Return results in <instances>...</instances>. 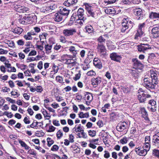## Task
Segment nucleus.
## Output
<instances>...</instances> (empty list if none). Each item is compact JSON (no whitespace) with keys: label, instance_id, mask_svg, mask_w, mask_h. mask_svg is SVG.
Instances as JSON below:
<instances>
[{"label":"nucleus","instance_id":"nucleus-1","mask_svg":"<svg viewBox=\"0 0 159 159\" xmlns=\"http://www.w3.org/2000/svg\"><path fill=\"white\" fill-rule=\"evenodd\" d=\"M150 74L151 82H150L149 79L147 78H145L143 79L144 86L149 90L157 88L158 83L157 75L156 72L151 70Z\"/></svg>","mask_w":159,"mask_h":159},{"label":"nucleus","instance_id":"nucleus-2","mask_svg":"<svg viewBox=\"0 0 159 159\" xmlns=\"http://www.w3.org/2000/svg\"><path fill=\"white\" fill-rule=\"evenodd\" d=\"M138 99L140 102H143L146 100L147 98H149L151 97V95L149 94H146L143 93V89H139L138 90Z\"/></svg>","mask_w":159,"mask_h":159},{"label":"nucleus","instance_id":"nucleus-3","mask_svg":"<svg viewBox=\"0 0 159 159\" xmlns=\"http://www.w3.org/2000/svg\"><path fill=\"white\" fill-rule=\"evenodd\" d=\"M98 52L100 53V56L103 57L106 55V49L103 44L98 43L97 46Z\"/></svg>","mask_w":159,"mask_h":159},{"label":"nucleus","instance_id":"nucleus-4","mask_svg":"<svg viewBox=\"0 0 159 159\" xmlns=\"http://www.w3.org/2000/svg\"><path fill=\"white\" fill-rule=\"evenodd\" d=\"M110 57L111 60L117 62H120L122 58L120 55L116 52H113L111 53L110 54Z\"/></svg>","mask_w":159,"mask_h":159},{"label":"nucleus","instance_id":"nucleus-5","mask_svg":"<svg viewBox=\"0 0 159 159\" xmlns=\"http://www.w3.org/2000/svg\"><path fill=\"white\" fill-rule=\"evenodd\" d=\"M128 124L125 122H121L118 124L116 127L117 130L120 132L123 131L124 129H127Z\"/></svg>","mask_w":159,"mask_h":159},{"label":"nucleus","instance_id":"nucleus-6","mask_svg":"<svg viewBox=\"0 0 159 159\" xmlns=\"http://www.w3.org/2000/svg\"><path fill=\"white\" fill-rule=\"evenodd\" d=\"M76 32V30L75 29H66L63 30V34L65 36L68 37L73 35L74 33Z\"/></svg>","mask_w":159,"mask_h":159},{"label":"nucleus","instance_id":"nucleus-7","mask_svg":"<svg viewBox=\"0 0 159 159\" xmlns=\"http://www.w3.org/2000/svg\"><path fill=\"white\" fill-rule=\"evenodd\" d=\"M150 48L151 47L148 44H141L140 45L138 46V51L143 52L145 51Z\"/></svg>","mask_w":159,"mask_h":159},{"label":"nucleus","instance_id":"nucleus-8","mask_svg":"<svg viewBox=\"0 0 159 159\" xmlns=\"http://www.w3.org/2000/svg\"><path fill=\"white\" fill-rule=\"evenodd\" d=\"M152 34L153 38H156L159 37V25L154 27L152 30Z\"/></svg>","mask_w":159,"mask_h":159},{"label":"nucleus","instance_id":"nucleus-9","mask_svg":"<svg viewBox=\"0 0 159 159\" xmlns=\"http://www.w3.org/2000/svg\"><path fill=\"white\" fill-rule=\"evenodd\" d=\"M139 113L142 114V116L146 120H148V114L145 108L144 107H141L139 108Z\"/></svg>","mask_w":159,"mask_h":159},{"label":"nucleus","instance_id":"nucleus-10","mask_svg":"<svg viewBox=\"0 0 159 159\" xmlns=\"http://www.w3.org/2000/svg\"><path fill=\"white\" fill-rule=\"evenodd\" d=\"M134 66L136 69H141L143 67V65L136 58L132 59Z\"/></svg>","mask_w":159,"mask_h":159},{"label":"nucleus","instance_id":"nucleus-11","mask_svg":"<svg viewBox=\"0 0 159 159\" xmlns=\"http://www.w3.org/2000/svg\"><path fill=\"white\" fill-rule=\"evenodd\" d=\"M84 11L83 8H80L78 10L76 13H75V14L73 13V16H72L71 19H72L73 16L74 18V16H75L76 17L77 16L78 18H84L83 17L84 15Z\"/></svg>","mask_w":159,"mask_h":159},{"label":"nucleus","instance_id":"nucleus-12","mask_svg":"<svg viewBox=\"0 0 159 159\" xmlns=\"http://www.w3.org/2000/svg\"><path fill=\"white\" fill-rule=\"evenodd\" d=\"M16 11L20 13H29L30 9L29 8L20 6H17L16 7Z\"/></svg>","mask_w":159,"mask_h":159},{"label":"nucleus","instance_id":"nucleus-13","mask_svg":"<svg viewBox=\"0 0 159 159\" xmlns=\"http://www.w3.org/2000/svg\"><path fill=\"white\" fill-rule=\"evenodd\" d=\"M84 4L85 6V9L87 10L88 15L90 16L94 17L95 14L92 9V7L89 6L88 3H86Z\"/></svg>","mask_w":159,"mask_h":159},{"label":"nucleus","instance_id":"nucleus-14","mask_svg":"<svg viewBox=\"0 0 159 159\" xmlns=\"http://www.w3.org/2000/svg\"><path fill=\"white\" fill-rule=\"evenodd\" d=\"M133 14L135 16H138V19L140 18V17L142 16V11L141 9L135 8L133 10Z\"/></svg>","mask_w":159,"mask_h":159},{"label":"nucleus","instance_id":"nucleus-15","mask_svg":"<svg viewBox=\"0 0 159 159\" xmlns=\"http://www.w3.org/2000/svg\"><path fill=\"white\" fill-rule=\"evenodd\" d=\"M77 0H67L63 3V5L66 7H69L76 3Z\"/></svg>","mask_w":159,"mask_h":159},{"label":"nucleus","instance_id":"nucleus-16","mask_svg":"<svg viewBox=\"0 0 159 159\" xmlns=\"http://www.w3.org/2000/svg\"><path fill=\"white\" fill-rule=\"evenodd\" d=\"M128 20L125 19H124L123 20V22L122 23V28L121 29V31L124 32L126 29H127L129 26L127 24Z\"/></svg>","mask_w":159,"mask_h":159},{"label":"nucleus","instance_id":"nucleus-17","mask_svg":"<svg viewBox=\"0 0 159 159\" xmlns=\"http://www.w3.org/2000/svg\"><path fill=\"white\" fill-rule=\"evenodd\" d=\"M59 12L63 16H66L69 14L70 10L66 8H61L60 9Z\"/></svg>","mask_w":159,"mask_h":159},{"label":"nucleus","instance_id":"nucleus-18","mask_svg":"<svg viewBox=\"0 0 159 159\" xmlns=\"http://www.w3.org/2000/svg\"><path fill=\"white\" fill-rule=\"evenodd\" d=\"M63 16L59 12L55 13L54 17V20L57 22H60L63 19Z\"/></svg>","mask_w":159,"mask_h":159},{"label":"nucleus","instance_id":"nucleus-19","mask_svg":"<svg viewBox=\"0 0 159 159\" xmlns=\"http://www.w3.org/2000/svg\"><path fill=\"white\" fill-rule=\"evenodd\" d=\"M91 82L93 85H98L101 82V78L99 77L96 78H93L91 79Z\"/></svg>","mask_w":159,"mask_h":159},{"label":"nucleus","instance_id":"nucleus-20","mask_svg":"<svg viewBox=\"0 0 159 159\" xmlns=\"http://www.w3.org/2000/svg\"><path fill=\"white\" fill-rule=\"evenodd\" d=\"M105 13L107 14H114L116 11L114 8L112 7L105 8L104 10Z\"/></svg>","mask_w":159,"mask_h":159},{"label":"nucleus","instance_id":"nucleus-21","mask_svg":"<svg viewBox=\"0 0 159 159\" xmlns=\"http://www.w3.org/2000/svg\"><path fill=\"white\" fill-rule=\"evenodd\" d=\"M23 30L22 29L18 27H17L13 29L12 30V31L15 34H20L21 33Z\"/></svg>","mask_w":159,"mask_h":159},{"label":"nucleus","instance_id":"nucleus-22","mask_svg":"<svg viewBox=\"0 0 159 159\" xmlns=\"http://www.w3.org/2000/svg\"><path fill=\"white\" fill-rule=\"evenodd\" d=\"M144 34V32L142 30L140 29H138L137 32L136 34L135 39H138L139 37H141Z\"/></svg>","mask_w":159,"mask_h":159},{"label":"nucleus","instance_id":"nucleus-23","mask_svg":"<svg viewBox=\"0 0 159 159\" xmlns=\"http://www.w3.org/2000/svg\"><path fill=\"white\" fill-rule=\"evenodd\" d=\"M86 32L89 34H92L93 32V29L92 26L91 25H88L86 26L84 28Z\"/></svg>","mask_w":159,"mask_h":159},{"label":"nucleus","instance_id":"nucleus-24","mask_svg":"<svg viewBox=\"0 0 159 159\" xmlns=\"http://www.w3.org/2000/svg\"><path fill=\"white\" fill-rule=\"evenodd\" d=\"M69 50L72 52L74 56H75L78 52V50L77 48L73 46H71L69 47Z\"/></svg>","mask_w":159,"mask_h":159},{"label":"nucleus","instance_id":"nucleus-25","mask_svg":"<svg viewBox=\"0 0 159 159\" xmlns=\"http://www.w3.org/2000/svg\"><path fill=\"white\" fill-rule=\"evenodd\" d=\"M85 98L90 102H91L93 99L92 94L89 92H86L85 94Z\"/></svg>","mask_w":159,"mask_h":159},{"label":"nucleus","instance_id":"nucleus-26","mask_svg":"<svg viewBox=\"0 0 159 159\" xmlns=\"http://www.w3.org/2000/svg\"><path fill=\"white\" fill-rule=\"evenodd\" d=\"M19 143L20 144L21 146L24 148L26 150H29L30 148L24 142L19 140L18 141Z\"/></svg>","mask_w":159,"mask_h":159},{"label":"nucleus","instance_id":"nucleus-27","mask_svg":"<svg viewBox=\"0 0 159 159\" xmlns=\"http://www.w3.org/2000/svg\"><path fill=\"white\" fill-rule=\"evenodd\" d=\"M65 63L68 65L71 64L72 66L75 65L76 64V61L72 59H66Z\"/></svg>","mask_w":159,"mask_h":159},{"label":"nucleus","instance_id":"nucleus-28","mask_svg":"<svg viewBox=\"0 0 159 159\" xmlns=\"http://www.w3.org/2000/svg\"><path fill=\"white\" fill-rule=\"evenodd\" d=\"M44 8L46 11L50 12H51L52 10L55 9V7L54 5H50L44 7Z\"/></svg>","mask_w":159,"mask_h":159},{"label":"nucleus","instance_id":"nucleus-29","mask_svg":"<svg viewBox=\"0 0 159 159\" xmlns=\"http://www.w3.org/2000/svg\"><path fill=\"white\" fill-rule=\"evenodd\" d=\"M86 18H78L77 20V22L80 25H83V23L86 22Z\"/></svg>","mask_w":159,"mask_h":159},{"label":"nucleus","instance_id":"nucleus-30","mask_svg":"<svg viewBox=\"0 0 159 159\" xmlns=\"http://www.w3.org/2000/svg\"><path fill=\"white\" fill-rule=\"evenodd\" d=\"M79 117L81 118H88L89 117V112H87L85 113H84L83 112H80L79 114Z\"/></svg>","mask_w":159,"mask_h":159},{"label":"nucleus","instance_id":"nucleus-31","mask_svg":"<svg viewBox=\"0 0 159 159\" xmlns=\"http://www.w3.org/2000/svg\"><path fill=\"white\" fill-rule=\"evenodd\" d=\"M153 145L158 146L159 145V137H153Z\"/></svg>","mask_w":159,"mask_h":159},{"label":"nucleus","instance_id":"nucleus-32","mask_svg":"<svg viewBox=\"0 0 159 159\" xmlns=\"http://www.w3.org/2000/svg\"><path fill=\"white\" fill-rule=\"evenodd\" d=\"M75 129V131L76 132H82L84 130L81 127V125L80 124L78 125H76L74 128Z\"/></svg>","mask_w":159,"mask_h":159},{"label":"nucleus","instance_id":"nucleus-33","mask_svg":"<svg viewBox=\"0 0 159 159\" xmlns=\"http://www.w3.org/2000/svg\"><path fill=\"white\" fill-rule=\"evenodd\" d=\"M45 49L47 53H49L51 52V50L52 48V45L49 44H47L45 45Z\"/></svg>","mask_w":159,"mask_h":159},{"label":"nucleus","instance_id":"nucleus-34","mask_svg":"<svg viewBox=\"0 0 159 159\" xmlns=\"http://www.w3.org/2000/svg\"><path fill=\"white\" fill-rule=\"evenodd\" d=\"M149 17L152 19L157 18H159V13L152 12L151 13L149 16Z\"/></svg>","mask_w":159,"mask_h":159},{"label":"nucleus","instance_id":"nucleus-35","mask_svg":"<svg viewBox=\"0 0 159 159\" xmlns=\"http://www.w3.org/2000/svg\"><path fill=\"white\" fill-rule=\"evenodd\" d=\"M148 108L151 112H155L157 110V105H156V106H152L150 107L148 106Z\"/></svg>","mask_w":159,"mask_h":159},{"label":"nucleus","instance_id":"nucleus-36","mask_svg":"<svg viewBox=\"0 0 159 159\" xmlns=\"http://www.w3.org/2000/svg\"><path fill=\"white\" fill-rule=\"evenodd\" d=\"M94 66L97 68L101 69L102 67V63L100 61H98L94 62L93 63Z\"/></svg>","mask_w":159,"mask_h":159},{"label":"nucleus","instance_id":"nucleus-37","mask_svg":"<svg viewBox=\"0 0 159 159\" xmlns=\"http://www.w3.org/2000/svg\"><path fill=\"white\" fill-rule=\"evenodd\" d=\"M97 41L98 42V43H100L101 44H103L102 43H104L105 41V39L102 36H100L97 39Z\"/></svg>","mask_w":159,"mask_h":159},{"label":"nucleus","instance_id":"nucleus-38","mask_svg":"<svg viewBox=\"0 0 159 159\" xmlns=\"http://www.w3.org/2000/svg\"><path fill=\"white\" fill-rule=\"evenodd\" d=\"M47 140L48 142V145L49 147H50L54 143V141L51 139L50 138H47Z\"/></svg>","mask_w":159,"mask_h":159},{"label":"nucleus","instance_id":"nucleus-39","mask_svg":"<svg viewBox=\"0 0 159 159\" xmlns=\"http://www.w3.org/2000/svg\"><path fill=\"white\" fill-rule=\"evenodd\" d=\"M148 104L152 106H156L157 105L156 102L155 100L154 99H151L149 101Z\"/></svg>","mask_w":159,"mask_h":159},{"label":"nucleus","instance_id":"nucleus-40","mask_svg":"<svg viewBox=\"0 0 159 159\" xmlns=\"http://www.w3.org/2000/svg\"><path fill=\"white\" fill-rule=\"evenodd\" d=\"M38 123H39L36 120H34L32 123L31 124V125L33 126L32 128L35 129H37L38 127L37 126V125Z\"/></svg>","mask_w":159,"mask_h":159},{"label":"nucleus","instance_id":"nucleus-41","mask_svg":"<svg viewBox=\"0 0 159 159\" xmlns=\"http://www.w3.org/2000/svg\"><path fill=\"white\" fill-rule=\"evenodd\" d=\"M25 39L27 40H30L32 39V37L31 36V34L30 32H28L24 36Z\"/></svg>","mask_w":159,"mask_h":159},{"label":"nucleus","instance_id":"nucleus-42","mask_svg":"<svg viewBox=\"0 0 159 159\" xmlns=\"http://www.w3.org/2000/svg\"><path fill=\"white\" fill-rule=\"evenodd\" d=\"M143 147V148L145 149L147 151H148L150 148V144L149 143H145Z\"/></svg>","mask_w":159,"mask_h":159},{"label":"nucleus","instance_id":"nucleus-43","mask_svg":"<svg viewBox=\"0 0 159 159\" xmlns=\"http://www.w3.org/2000/svg\"><path fill=\"white\" fill-rule=\"evenodd\" d=\"M56 136L58 139H60L63 136V133L61 130L57 131L56 134Z\"/></svg>","mask_w":159,"mask_h":159},{"label":"nucleus","instance_id":"nucleus-44","mask_svg":"<svg viewBox=\"0 0 159 159\" xmlns=\"http://www.w3.org/2000/svg\"><path fill=\"white\" fill-rule=\"evenodd\" d=\"M152 154L158 157H159V150L154 149L153 150Z\"/></svg>","mask_w":159,"mask_h":159},{"label":"nucleus","instance_id":"nucleus-45","mask_svg":"<svg viewBox=\"0 0 159 159\" xmlns=\"http://www.w3.org/2000/svg\"><path fill=\"white\" fill-rule=\"evenodd\" d=\"M88 133L89 136L93 137L95 136L96 131L95 130L92 131L91 130H89L88 131Z\"/></svg>","mask_w":159,"mask_h":159},{"label":"nucleus","instance_id":"nucleus-46","mask_svg":"<svg viewBox=\"0 0 159 159\" xmlns=\"http://www.w3.org/2000/svg\"><path fill=\"white\" fill-rule=\"evenodd\" d=\"M141 151L139 156H145L147 154L148 152L145 149H141Z\"/></svg>","mask_w":159,"mask_h":159},{"label":"nucleus","instance_id":"nucleus-47","mask_svg":"<svg viewBox=\"0 0 159 159\" xmlns=\"http://www.w3.org/2000/svg\"><path fill=\"white\" fill-rule=\"evenodd\" d=\"M56 128L52 125H50L49 126V129L47 130L48 132H54Z\"/></svg>","mask_w":159,"mask_h":159},{"label":"nucleus","instance_id":"nucleus-48","mask_svg":"<svg viewBox=\"0 0 159 159\" xmlns=\"http://www.w3.org/2000/svg\"><path fill=\"white\" fill-rule=\"evenodd\" d=\"M95 75V72L92 70L88 71L87 73V75L89 76H94Z\"/></svg>","mask_w":159,"mask_h":159},{"label":"nucleus","instance_id":"nucleus-49","mask_svg":"<svg viewBox=\"0 0 159 159\" xmlns=\"http://www.w3.org/2000/svg\"><path fill=\"white\" fill-rule=\"evenodd\" d=\"M127 138L126 137L123 138L120 140V143L122 144H125L127 143Z\"/></svg>","mask_w":159,"mask_h":159},{"label":"nucleus","instance_id":"nucleus-50","mask_svg":"<svg viewBox=\"0 0 159 159\" xmlns=\"http://www.w3.org/2000/svg\"><path fill=\"white\" fill-rule=\"evenodd\" d=\"M56 81L57 82H59V83H61L63 81V79L62 77L59 76H57L56 77Z\"/></svg>","mask_w":159,"mask_h":159},{"label":"nucleus","instance_id":"nucleus-51","mask_svg":"<svg viewBox=\"0 0 159 159\" xmlns=\"http://www.w3.org/2000/svg\"><path fill=\"white\" fill-rule=\"evenodd\" d=\"M141 149L142 148L140 147H138V148H136L134 149V151L137 154L139 155Z\"/></svg>","mask_w":159,"mask_h":159},{"label":"nucleus","instance_id":"nucleus-52","mask_svg":"<svg viewBox=\"0 0 159 159\" xmlns=\"http://www.w3.org/2000/svg\"><path fill=\"white\" fill-rule=\"evenodd\" d=\"M105 154L104 155V157L105 158H108L110 157V154L109 152L107 151H104Z\"/></svg>","mask_w":159,"mask_h":159},{"label":"nucleus","instance_id":"nucleus-53","mask_svg":"<svg viewBox=\"0 0 159 159\" xmlns=\"http://www.w3.org/2000/svg\"><path fill=\"white\" fill-rule=\"evenodd\" d=\"M47 35V34L43 33L42 34L39 35L40 39L41 40L42 39H46V36Z\"/></svg>","mask_w":159,"mask_h":159},{"label":"nucleus","instance_id":"nucleus-54","mask_svg":"<svg viewBox=\"0 0 159 159\" xmlns=\"http://www.w3.org/2000/svg\"><path fill=\"white\" fill-rule=\"evenodd\" d=\"M7 43L8 44V46L10 47H12L14 45V43L12 41L7 40Z\"/></svg>","mask_w":159,"mask_h":159},{"label":"nucleus","instance_id":"nucleus-55","mask_svg":"<svg viewBox=\"0 0 159 159\" xmlns=\"http://www.w3.org/2000/svg\"><path fill=\"white\" fill-rule=\"evenodd\" d=\"M74 137L73 135L71 134L69 135V139L70 143H73L74 142Z\"/></svg>","mask_w":159,"mask_h":159},{"label":"nucleus","instance_id":"nucleus-56","mask_svg":"<svg viewBox=\"0 0 159 159\" xmlns=\"http://www.w3.org/2000/svg\"><path fill=\"white\" fill-rule=\"evenodd\" d=\"M75 148H76L73 149L72 151L74 153H80V149L78 147H75Z\"/></svg>","mask_w":159,"mask_h":159},{"label":"nucleus","instance_id":"nucleus-57","mask_svg":"<svg viewBox=\"0 0 159 159\" xmlns=\"http://www.w3.org/2000/svg\"><path fill=\"white\" fill-rule=\"evenodd\" d=\"M97 124L100 128L102 127L103 126V124L102 121L100 120H98L97 122Z\"/></svg>","mask_w":159,"mask_h":159},{"label":"nucleus","instance_id":"nucleus-58","mask_svg":"<svg viewBox=\"0 0 159 159\" xmlns=\"http://www.w3.org/2000/svg\"><path fill=\"white\" fill-rule=\"evenodd\" d=\"M24 123L25 124H29L30 123V118L27 117H25L24 120H23Z\"/></svg>","mask_w":159,"mask_h":159},{"label":"nucleus","instance_id":"nucleus-59","mask_svg":"<svg viewBox=\"0 0 159 159\" xmlns=\"http://www.w3.org/2000/svg\"><path fill=\"white\" fill-rule=\"evenodd\" d=\"M33 17L32 16H29L27 17L25 16L24 17V20H26V21H29L32 20Z\"/></svg>","mask_w":159,"mask_h":159},{"label":"nucleus","instance_id":"nucleus-60","mask_svg":"<svg viewBox=\"0 0 159 159\" xmlns=\"http://www.w3.org/2000/svg\"><path fill=\"white\" fill-rule=\"evenodd\" d=\"M145 24L144 23L139 24V25L138 29H140L143 30L145 27Z\"/></svg>","mask_w":159,"mask_h":159},{"label":"nucleus","instance_id":"nucleus-61","mask_svg":"<svg viewBox=\"0 0 159 159\" xmlns=\"http://www.w3.org/2000/svg\"><path fill=\"white\" fill-rule=\"evenodd\" d=\"M52 123L53 124L56 126H59L60 125L59 121L56 120H53Z\"/></svg>","mask_w":159,"mask_h":159},{"label":"nucleus","instance_id":"nucleus-62","mask_svg":"<svg viewBox=\"0 0 159 159\" xmlns=\"http://www.w3.org/2000/svg\"><path fill=\"white\" fill-rule=\"evenodd\" d=\"M59 149V147L56 145H54L52 148L51 150L53 151H57Z\"/></svg>","mask_w":159,"mask_h":159},{"label":"nucleus","instance_id":"nucleus-63","mask_svg":"<svg viewBox=\"0 0 159 159\" xmlns=\"http://www.w3.org/2000/svg\"><path fill=\"white\" fill-rule=\"evenodd\" d=\"M150 138L149 136H147L145 138V143H150Z\"/></svg>","mask_w":159,"mask_h":159},{"label":"nucleus","instance_id":"nucleus-64","mask_svg":"<svg viewBox=\"0 0 159 159\" xmlns=\"http://www.w3.org/2000/svg\"><path fill=\"white\" fill-rule=\"evenodd\" d=\"M123 92L126 93H128L130 91L128 87H123L122 88Z\"/></svg>","mask_w":159,"mask_h":159}]
</instances>
